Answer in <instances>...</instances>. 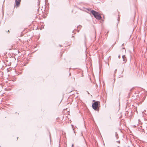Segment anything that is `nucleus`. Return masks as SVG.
<instances>
[{"instance_id":"1","label":"nucleus","mask_w":147,"mask_h":147,"mask_svg":"<svg viewBox=\"0 0 147 147\" xmlns=\"http://www.w3.org/2000/svg\"><path fill=\"white\" fill-rule=\"evenodd\" d=\"M91 12L93 15L94 17L97 19L99 20L101 19V16L98 12L93 10H91Z\"/></svg>"},{"instance_id":"2","label":"nucleus","mask_w":147,"mask_h":147,"mask_svg":"<svg viewBox=\"0 0 147 147\" xmlns=\"http://www.w3.org/2000/svg\"><path fill=\"white\" fill-rule=\"evenodd\" d=\"M93 101H94V102L92 103V107L94 110H96L99 106L100 102L99 101L94 100H93Z\"/></svg>"},{"instance_id":"3","label":"nucleus","mask_w":147,"mask_h":147,"mask_svg":"<svg viewBox=\"0 0 147 147\" xmlns=\"http://www.w3.org/2000/svg\"><path fill=\"white\" fill-rule=\"evenodd\" d=\"M20 1L15 0V5H16L17 7L19 6L20 5Z\"/></svg>"},{"instance_id":"4","label":"nucleus","mask_w":147,"mask_h":147,"mask_svg":"<svg viewBox=\"0 0 147 147\" xmlns=\"http://www.w3.org/2000/svg\"><path fill=\"white\" fill-rule=\"evenodd\" d=\"M122 57L123 59V61H124V63L126 61V59L125 56V55H123L122 56Z\"/></svg>"},{"instance_id":"5","label":"nucleus","mask_w":147,"mask_h":147,"mask_svg":"<svg viewBox=\"0 0 147 147\" xmlns=\"http://www.w3.org/2000/svg\"><path fill=\"white\" fill-rule=\"evenodd\" d=\"M121 50L124 53L126 52V50L125 49V48H122Z\"/></svg>"},{"instance_id":"6","label":"nucleus","mask_w":147,"mask_h":147,"mask_svg":"<svg viewBox=\"0 0 147 147\" xmlns=\"http://www.w3.org/2000/svg\"><path fill=\"white\" fill-rule=\"evenodd\" d=\"M116 137H117V138H118L117 137H118V135L117 136V133H116Z\"/></svg>"},{"instance_id":"7","label":"nucleus","mask_w":147,"mask_h":147,"mask_svg":"<svg viewBox=\"0 0 147 147\" xmlns=\"http://www.w3.org/2000/svg\"><path fill=\"white\" fill-rule=\"evenodd\" d=\"M87 9L89 11L90 10V8H88Z\"/></svg>"},{"instance_id":"8","label":"nucleus","mask_w":147,"mask_h":147,"mask_svg":"<svg viewBox=\"0 0 147 147\" xmlns=\"http://www.w3.org/2000/svg\"><path fill=\"white\" fill-rule=\"evenodd\" d=\"M118 58H119H119H120V55H119L118 56Z\"/></svg>"},{"instance_id":"9","label":"nucleus","mask_w":147,"mask_h":147,"mask_svg":"<svg viewBox=\"0 0 147 147\" xmlns=\"http://www.w3.org/2000/svg\"><path fill=\"white\" fill-rule=\"evenodd\" d=\"M133 89V88H132L130 90V91H132V89Z\"/></svg>"},{"instance_id":"10","label":"nucleus","mask_w":147,"mask_h":147,"mask_svg":"<svg viewBox=\"0 0 147 147\" xmlns=\"http://www.w3.org/2000/svg\"><path fill=\"white\" fill-rule=\"evenodd\" d=\"M117 71V69H115V73H116Z\"/></svg>"},{"instance_id":"11","label":"nucleus","mask_w":147,"mask_h":147,"mask_svg":"<svg viewBox=\"0 0 147 147\" xmlns=\"http://www.w3.org/2000/svg\"><path fill=\"white\" fill-rule=\"evenodd\" d=\"M74 146V144H72V145H71V146L72 147H73Z\"/></svg>"},{"instance_id":"12","label":"nucleus","mask_w":147,"mask_h":147,"mask_svg":"<svg viewBox=\"0 0 147 147\" xmlns=\"http://www.w3.org/2000/svg\"><path fill=\"white\" fill-rule=\"evenodd\" d=\"M124 45V43H123V44H122V46H123Z\"/></svg>"},{"instance_id":"13","label":"nucleus","mask_w":147,"mask_h":147,"mask_svg":"<svg viewBox=\"0 0 147 147\" xmlns=\"http://www.w3.org/2000/svg\"><path fill=\"white\" fill-rule=\"evenodd\" d=\"M117 142H118L120 143V141H117Z\"/></svg>"},{"instance_id":"14","label":"nucleus","mask_w":147,"mask_h":147,"mask_svg":"<svg viewBox=\"0 0 147 147\" xmlns=\"http://www.w3.org/2000/svg\"><path fill=\"white\" fill-rule=\"evenodd\" d=\"M9 32V30H8V32H8H8Z\"/></svg>"},{"instance_id":"15","label":"nucleus","mask_w":147,"mask_h":147,"mask_svg":"<svg viewBox=\"0 0 147 147\" xmlns=\"http://www.w3.org/2000/svg\"><path fill=\"white\" fill-rule=\"evenodd\" d=\"M118 147H119V146H118Z\"/></svg>"}]
</instances>
